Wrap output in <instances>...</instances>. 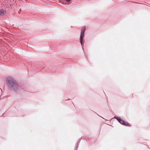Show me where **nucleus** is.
<instances>
[{
    "mask_svg": "<svg viewBox=\"0 0 150 150\" xmlns=\"http://www.w3.org/2000/svg\"><path fill=\"white\" fill-rule=\"evenodd\" d=\"M80 42L82 47H83V44L84 41L83 39L80 38Z\"/></svg>",
    "mask_w": 150,
    "mask_h": 150,
    "instance_id": "39448f33",
    "label": "nucleus"
},
{
    "mask_svg": "<svg viewBox=\"0 0 150 150\" xmlns=\"http://www.w3.org/2000/svg\"><path fill=\"white\" fill-rule=\"evenodd\" d=\"M6 13V11L3 9H0V16L4 15Z\"/></svg>",
    "mask_w": 150,
    "mask_h": 150,
    "instance_id": "20e7f679",
    "label": "nucleus"
},
{
    "mask_svg": "<svg viewBox=\"0 0 150 150\" xmlns=\"http://www.w3.org/2000/svg\"><path fill=\"white\" fill-rule=\"evenodd\" d=\"M114 118L116 119L120 124L129 127L131 126V125L130 124L126 123V121L122 119L119 117L115 116Z\"/></svg>",
    "mask_w": 150,
    "mask_h": 150,
    "instance_id": "f03ea898",
    "label": "nucleus"
},
{
    "mask_svg": "<svg viewBox=\"0 0 150 150\" xmlns=\"http://www.w3.org/2000/svg\"><path fill=\"white\" fill-rule=\"evenodd\" d=\"M79 142H78V143L77 144V146H76V148H77L78 147V145L79 144Z\"/></svg>",
    "mask_w": 150,
    "mask_h": 150,
    "instance_id": "6e6552de",
    "label": "nucleus"
},
{
    "mask_svg": "<svg viewBox=\"0 0 150 150\" xmlns=\"http://www.w3.org/2000/svg\"><path fill=\"white\" fill-rule=\"evenodd\" d=\"M0 98L2 99H3L4 98V96H2V95H1L0 96Z\"/></svg>",
    "mask_w": 150,
    "mask_h": 150,
    "instance_id": "0eeeda50",
    "label": "nucleus"
},
{
    "mask_svg": "<svg viewBox=\"0 0 150 150\" xmlns=\"http://www.w3.org/2000/svg\"><path fill=\"white\" fill-rule=\"evenodd\" d=\"M6 82L10 91L15 93L18 92L20 86L16 80L11 77H7L6 79Z\"/></svg>",
    "mask_w": 150,
    "mask_h": 150,
    "instance_id": "f257e3e1",
    "label": "nucleus"
},
{
    "mask_svg": "<svg viewBox=\"0 0 150 150\" xmlns=\"http://www.w3.org/2000/svg\"><path fill=\"white\" fill-rule=\"evenodd\" d=\"M62 4H67V3L63 1L62 2Z\"/></svg>",
    "mask_w": 150,
    "mask_h": 150,
    "instance_id": "423d86ee",
    "label": "nucleus"
},
{
    "mask_svg": "<svg viewBox=\"0 0 150 150\" xmlns=\"http://www.w3.org/2000/svg\"><path fill=\"white\" fill-rule=\"evenodd\" d=\"M86 30L85 28L83 27L81 30V33L80 35V38L83 39L85 36V32Z\"/></svg>",
    "mask_w": 150,
    "mask_h": 150,
    "instance_id": "7ed1b4c3",
    "label": "nucleus"
},
{
    "mask_svg": "<svg viewBox=\"0 0 150 150\" xmlns=\"http://www.w3.org/2000/svg\"><path fill=\"white\" fill-rule=\"evenodd\" d=\"M71 100V99H68V100Z\"/></svg>",
    "mask_w": 150,
    "mask_h": 150,
    "instance_id": "1a4fd4ad",
    "label": "nucleus"
}]
</instances>
